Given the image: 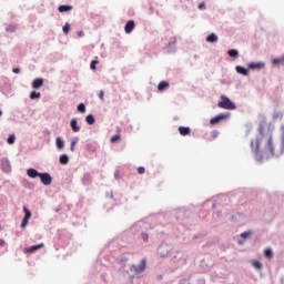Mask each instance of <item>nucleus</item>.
<instances>
[{
	"mask_svg": "<svg viewBox=\"0 0 284 284\" xmlns=\"http://www.w3.org/2000/svg\"><path fill=\"white\" fill-rule=\"evenodd\" d=\"M12 72H13L14 74H19V72H21V70H20L19 68H13V69H12Z\"/></svg>",
	"mask_w": 284,
	"mask_h": 284,
	"instance_id": "nucleus-38",
	"label": "nucleus"
},
{
	"mask_svg": "<svg viewBox=\"0 0 284 284\" xmlns=\"http://www.w3.org/2000/svg\"><path fill=\"white\" fill-rule=\"evenodd\" d=\"M239 243H240V245H243V242H241V240H239Z\"/></svg>",
	"mask_w": 284,
	"mask_h": 284,
	"instance_id": "nucleus-44",
	"label": "nucleus"
},
{
	"mask_svg": "<svg viewBox=\"0 0 284 284\" xmlns=\"http://www.w3.org/2000/svg\"><path fill=\"white\" fill-rule=\"evenodd\" d=\"M78 37H80V38H81V37H85V33H84L83 31H79V32H78Z\"/></svg>",
	"mask_w": 284,
	"mask_h": 284,
	"instance_id": "nucleus-41",
	"label": "nucleus"
},
{
	"mask_svg": "<svg viewBox=\"0 0 284 284\" xmlns=\"http://www.w3.org/2000/svg\"><path fill=\"white\" fill-rule=\"evenodd\" d=\"M30 99H31L32 101H34V99H41V93H40V92H37V91H32V92L30 93Z\"/></svg>",
	"mask_w": 284,
	"mask_h": 284,
	"instance_id": "nucleus-21",
	"label": "nucleus"
},
{
	"mask_svg": "<svg viewBox=\"0 0 284 284\" xmlns=\"http://www.w3.org/2000/svg\"><path fill=\"white\" fill-rule=\"evenodd\" d=\"M6 245V241L0 240V247H3Z\"/></svg>",
	"mask_w": 284,
	"mask_h": 284,
	"instance_id": "nucleus-42",
	"label": "nucleus"
},
{
	"mask_svg": "<svg viewBox=\"0 0 284 284\" xmlns=\"http://www.w3.org/2000/svg\"><path fill=\"white\" fill-rule=\"evenodd\" d=\"M130 272H133L135 274H141V273L145 272V260H141V262L138 266L131 265Z\"/></svg>",
	"mask_w": 284,
	"mask_h": 284,
	"instance_id": "nucleus-3",
	"label": "nucleus"
},
{
	"mask_svg": "<svg viewBox=\"0 0 284 284\" xmlns=\"http://www.w3.org/2000/svg\"><path fill=\"white\" fill-rule=\"evenodd\" d=\"M227 54L231 57V59H239V51L236 49L229 50Z\"/></svg>",
	"mask_w": 284,
	"mask_h": 284,
	"instance_id": "nucleus-16",
	"label": "nucleus"
},
{
	"mask_svg": "<svg viewBox=\"0 0 284 284\" xmlns=\"http://www.w3.org/2000/svg\"><path fill=\"white\" fill-rule=\"evenodd\" d=\"M60 163L61 165H68V163H70V158H68L67 154L60 155Z\"/></svg>",
	"mask_w": 284,
	"mask_h": 284,
	"instance_id": "nucleus-18",
	"label": "nucleus"
},
{
	"mask_svg": "<svg viewBox=\"0 0 284 284\" xmlns=\"http://www.w3.org/2000/svg\"><path fill=\"white\" fill-rule=\"evenodd\" d=\"M42 87H43V79L37 78L33 80L32 82L33 90H39V88H42Z\"/></svg>",
	"mask_w": 284,
	"mask_h": 284,
	"instance_id": "nucleus-10",
	"label": "nucleus"
},
{
	"mask_svg": "<svg viewBox=\"0 0 284 284\" xmlns=\"http://www.w3.org/2000/svg\"><path fill=\"white\" fill-rule=\"evenodd\" d=\"M138 174H145V168L143 166L138 168Z\"/></svg>",
	"mask_w": 284,
	"mask_h": 284,
	"instance_id": "nucleus-33",
	"label": "nucleus"
},
{
	"mask_svg": "<svg viewBox=\"0 0 284 284\" xmlns=\"http://www.w3.org/2000/svg\"><path fill=\"white\" fill-rule=\"evenodd\" d=\"M69 10H72V6H60L59 7V12H69Z\"/></svg>",
	"mask_w": 284,
	"mask_h": 284,
	"instance_id": "nucleus-20",
	"label": "nucleus"
},
{
	"mask_svg": "<svg viewBox=\"0 0 284 284\" xmlns=\"http://www.w3.org/2000/svg\"><path fill=\"white\" fill-rule=\"evenodd\" d=\"M223 119H227V114H219L215 118L210 120L211 125H216V123H221V121H223Z\"/></svg>",
	"mask_w": 284,
	"mask_h": 284,
	"instance_id": "nucleus-7",
	"label": "nucleus"
},
{
	"mask_svg": "<svg viewBox=\"0 0 284 284\" xmlns=\"http://www.w3.org/2000/svg\"><path fill=\"white\" fill-rule=\"evenodd\" d=\"M176 44V38H172L171 41L169 42V45H175Z\"/></svg>",
	"mask_w": 284,
	"mask_h": 284,
	"instance_id": "nucleus-36",
	"label": "nucleus"
},
{
	"mask_svg": "<svg viewBox=\"0 0 284 284\" xmlns=\"http://www.w3.org/2000/svg\"><path fill=\"white\" fill-rule=\"evenodd\" d=\"M97 65H99V61L98 60L91 61V64H90L91 70H97Z\"/></svg>",
	"mask_w": 284,
	"mask_h": 284,
	"instance_id": "nucleus-28",
	"label": "nucleus"
},
{
	"mask_svg": "<svg viewBox=\"0 0 284 284\" xmlns=\"http://www.w3.org/2000/svg\"><path fill=\"white\" fill-rule=\"evenodd\" d=\"M252 265L255 270H263V264L258 261H253Z\"/></svg>",
	"mask_w": 284,
	"mask_h": 284,
	"instance_id": "nucleus-23",
	"label": "nucleus"
},
{
	"mask_svg": "<svg viewBox=\"0 0 284 284\" xmlns=\"http://www.w3.org/2000/svg\"><path fill=\"white\" fill-rule=\"evenodd\" d=\"M212 136H213V139H216V136H219V132L213 131V132H212Z\"/></svg>",
	"mask_w": 284,
	"mask_h": 284,
	"instance_id": "nucleus-40",
	"label": "nucleus"
},
{
	"mask_svg": "<svg viewBox=\"0 0 284 284\" xmlns=\"http://www.w3.org/2000/svg\"><path fill=\"white\" fill-rule=\"evenodd\" d=\"M199 10H205V2H201L199 6H197Z\"/></svg>",
	"mask_w": 284,
	"mask_h": 284,
	"instance_id": "nucleus-37",
	"label": "nucleus"
},
{
	"mask_svg": "<svg viewBox=\"0 0 284 284\" xmlns=\"http://www.w3.org/2000/svg\"><path fill=\"white\" fill-rule=\"evenodd\" d=\"M207 43H216L219 41V36L216 33H211L206 38Z\"/></svg>",
	"mask_w": 284,
	"mask_h": 284,
	"instance_id": "nucleus-14",
	"label": "nucleus"
},
{
	"mask_svg": "<svg viewBox=\"0 0 284 284\" xmlns=\"http://www.w3.org/2000/svg\"><path fill=\"white\" fill-rule=\"evenodd\" d=\"M2 115H3V111L0 110V116H2Z\"/></svg>",
	"mask_w": 284,
	"mask_h": 284,
	"instance_id": "nucleus-43",
	"label": "nucleus"
},
{
	"mask_svg": "<svg viewBox=\"0 0 284 284\" xmlns=\"http://www.w3.org/2000/svg\"><path fill=\"white\" fill-rule=\"evenodd\" d=\"M278 116H280V119H283V114H281V113H275L274 114V119H278Z\"/></svg>",
	"mask_w": 284,
	"mask_h": 284,
	"instance_id": "nucleus-39",
	"label": "nucleus"
},
{
	"mask_svg": "<svg viewBox=\"0 0 284 284\" xmlns=\"http://www.w3.org/2000/svg\"><path fill=\"white\" fill-rule=\"evenodd\" d=\"M179 132L181 136H187L191 133L190 126H180Z\"/></svg>",
	"mask_w": 284,
	"mask_h": 284,
	"instance_id": "nucleus-13",
	"label": "nucleus"
},
{
	"mask_svg": "<svg viewBox=\"0 0 284 284\" xmlns=\"http://www.w3.org/2000/svg\"><path fill=\"white\" fill-rule=\"evenodd\" d=\"M235 70L237 72V74H242L243 77H247V74H248L247 69H245L243 67H236Z\"/></svg>",
	"mask_w": 284,
	"mask_h": 284,
	"instance_id": "nucleus-15",
	"label": "nucleus"
},
{
	"mask_svg": "<svg viewBox=\"0 0 284 284\" xmlns=\"http://www.w3.org/2000/svg\"><path fill=\"white\" fill-rule=\"evenodd\" d=\"M104 97H105V93L103 91H100V93H99L100 101H105Z\"/></svg>",
	"mask_w": 284,
	"mask_h": 284,
	"instance_id": "nucleus-31",
	"label": "nucleus"
},
{
	"mask_svg": "<svg viewBox=\"0 0 284 284\" xmlns=\"http://www.w3.org/2000/svg\"><path fill=\"white\" fill-rule=\"evenodd\" d=\"M40 181L43 185H52V176L50 173H40Z\"/></svg>",
	"mask_w": 284,
	"mask_h": 284,
	"instance_id": "nucleus-5",
	"label": "nucleus"
},
{
	"mask_svg": "<svg viewBox=\"0 0 284 284\" xmlns=\"http://www.w3.org/2000/svg\"><path fill=\"white\" fill-rule=\"evenodd\" d=\"M85 121L89 125H94V122H95L94 115L92 114L87 115Z\"/></svg>",
	"mask_w": 284,
	"mask_h": 284,
	"instance_id": "nucleus-19",
	"label": "nucleus"
},
{
	"mask_svg": "<svg viewBox=\"0 0 284 284\" xmlns=\"http://www.w3.org/2000/svg\"><path fill=\"white\" fill-rule=\"evenodd\" d=\"M141 239L144 241V243H148L149 235L148 233H141Z\"/></svg>",
	"mask_w": 284,
	"mask_h": 284,
	"instance_id": "nucleus-30",
	"label": "nucleus"
},
{
	"mask_svg": "<svg viewBox=\"0 0 284 284\" xmlns=\"http://www.w3.org/2000/svg\"><path fill=\"white\" fill-rule=\"evenodd\" d=\"M265 68V62H251L250 70H263Z\"/></svg>",
	"mask_w": 284,
	"mask_h": 284,
	"instance_id": "nucleus-8",
	"label": "nucleus"
},
{
	"mask_svg": "<svg viewBox=\"0 0 284 284\" xmlns=\"http://www.w3.org/2000/svg\"><path fill=\"white\" fill-rule=\"evenodd\" d=\"M23 212H24V217L21 223L22 230L28 227V223H29L30 219H32V212H30V210H28V207L23 206Z\"/></svg>",
	"mask_w": 284,
	"mask_h": 284,
	"instance_id": "nucleus-4",
	"label": "nucleus"
},
{
	"mask_svg": "<svg viewBox=\"0 0 284 284\" xmlns=\"http://www.w3.org/2000/svg\"><path fill=\"white\" fill-rule=\"evenodd\" d=\"M254 154L256 156H274V140L272 134L262 136L260 140L255 141Z\"/></svg>",
	"mask_w": 284,
	"mask_h": 284,
	"instance_id": "nucleus-1",
	"label": "nucleus"
},
{
	"mask_svg": "<svg viewBox=\"0 0 284 284\" xmlns=\"http://www.w3.org/2000/svg\"><path fill=\"white\" fill-rule=\"evenodd\" d=\"M74 145H77V140L71 141V152H74Z\"/></svg>",
	"mask_w": 284,
	"mask_h": 284,
	"instance_id": "nucleus-34",
	"label": "nucleus"
},
{
	"mask_svg": "<svg viewBox=\"0 0 284 284\" xmlns=\"http://www.w3.org/2000/svg\"><path fill=\"white\" fill-rule=\"evenodd\" d=\"M16 139L17 138L14 136V134H11V135H9V138L7 140V143H9V145H12L14 143Z\"/></svg>",
	"mask_w": 284,
	"mask_h": 284,
	"instance_id": "nucleus-24",
	"label": "nucleus"
},
{
	"mask_svg": "<svg viewBox=\"0 0 284 284\" xmlns=\"http://www.w3.org/2000/svg\"><path fill=\"white\" fill-rule=\"evenodd\" d=\"M134 27H135L134 20L128 21L125 27H124V32L126 34H131L132 30H134Z\"/></svg>",
	"mask_w": 284,
	"mask_h": 284,
	"instance_id": "nucleus-9",
	"label": "nucleus"
},
{
	"mask_svg": "<svg viewBox=\"0 0 284 284\" xmlns=\"http://www.w3.org/2000/svg\"><path fill=\"white\" fill-rule=\"evenodd\" d=\"M217 108H222V110H236V104L230 101V98L222 95L221 101L217 103Z\"/></svg>",
	"mask_w": 284,
	"mask_h": 284,
	"instance_id": "nucleus-2",
	"label": "nucleus"
},
{
	"mask_svg": "<svg viewBox=\"0 0 284 284\" xmlns=\"http://www.w3.org/2000/svg\"><path fill=\"white\" fill-rule=\"evenodd\" d=\"M241 239H247L248 236H250V232H244V233H242L241 235Z\"/></svg>",
	"mask_w": 284,
	"mask_h": 284,
	"instance_id": "nucleus-35",
	"label": "nucleus"
},
{
	"mask_svg": "<svg viewBox=\"0 0 284 284\" xmlns=\"http://www.w3.org/2000/svg\"><path fill=\"white\" fill-rule=\"evenodd\" d=\"M78 112H81V113L85 112V104L80 103V104L78 105Z\"/></svg>",
	"mask_w": 284,
	"mask_h": 284,
	"instance_id": "nucleus-29",
	"label": "nucleus"
},
{
	"mask_svg": "<svg viewBox=\"0 0 284 284\" xmlns=\"http://www.w3.org/2000/svg\"><path fill=\"white\" fill-rule=\"evenodd\" d=\"M281 130H282V150H284V124L282 125V128H281Z\"/></svg>",
	"mask_w": 284,
	"mask_h": 284,
	"instance_id": "nucleus-32",
	"label": "nucleus"
},
{
	"mask_svg": "<svg viewBox=\"0 0 284 284\" xmlns=\"http://www.w3.org/2000/svg\"><path fill=\"white\" fill-rule=\"evenodd\" d=\"M121 140V134H115L111 138V143H116V141Z\"/></svg>",
	"mask_w": 284,
	"mask_h": 284,
	"instance_id": "nucleus-26",
	"label": "nucleus"
},
{
	"mask_svg": "<svg viewBox=\"0 0 284 284\" xmlns=\"http://www.w3.org/2000/svg\"><path fill=\"white\" fill-rule=\"evenodd\" d=\"M27 174L30 179H37V176L41 175V173H39V171H37L36 169L27 170Z\"/></svg>",
	"mask_w": 284,
	"mask_h": 284,
	"instance_id": "nucleus-11",
	"label": "nucleus"
},
{
	"mask_svg": "<svg viewBox=\"0 0 284 284\" xmlns=\"http://www.w3.org/2000/svg\"><path fill=\"white\" fill-rule=\"evenodd\" d=\"M70 125L73 132H79V130H81V128L77 124V119H72Z\"/></svg>",
	"mask_w": 284,
	"mask_h": 284,
	"instance_id": "nucleus-17",
	"label": "nucleus"
},
{
	"mask_svg": "<svg viewBox=\"0 0 284 284\" xmlns=\"http://www.w3.org/2000/svg\"><path fill=\"white\" fill-rule=\"evenodd\" d=\"M264 254H265L266 258H272V256H273V252L271 248L265 250Z\"/></svg>",
	"mask_w": 284,
	"mask_h": 284,
	"instance_id": "nucleus-25",
	"label": "nucleus"
},
{
	"mask_svg": "<svg viewBox=\"0 0 284 284\" xmlns=\"http://www.w3.org/2000/svg\"><path fill=\"white\" fill-rule=\"evenodd\" d=\"M42 247H44L43 243L36 244L33 246L24 248V253L26 254H34V252H37V250H41Z\"/></svg>",
	"mask_w": 284,
	"mask_h": 284,
	"instance_id": "nucleus-6",
	"label": "nucleus"
},
{
	"mask_svg": "<svg viewBox=\"0 0 284 284\" xmlns=\"http://www.w3.org/2000/svg\"><path fill=\"white\" fill-rule=\"evenodd\" d=\"M55 145L58 150H63V145H64L63 140H61V138H57Z\"/></svg>",
	"mask_w": 284,
	"mask_h": 284,
	"instance_id": "nucleus-22",
	"label": "nucleus"
},
{
	"mask_svg": "<svg viewBox=\"0 0 284 284\" xmlns=\"http://www.w3.org/2000/svg\"><path fill=\"white\" fill-rule=\"evenodd\" d=\"M168 88H170V82H168V81H161L158 84L159 92H163L164 90H168Z\"/></svg>",
	"mask_w": 284,
	"mask_h": 284,
	"instance_id": "nucleus-12",
	"label": "nucleus"
},
{
	"mask_svg": "<svg viewBox=\"0 0 284 284\" xmlns=\"http://www.w3.org/2000/svg\"><path fill=\"white\" fill-rule=\"evenodd\" d=\"M62 30H63L64 34H68V33L70 32V23L67 22V23L63 26Z\"/></svg>",
	"mask_w": 284,
	"mask_h": 284,
	"instance_id": "nucleus-27",
	"label": "nucleus"
}]
</instances>
